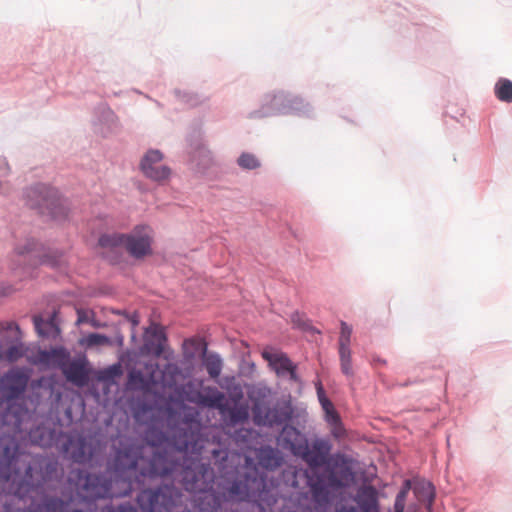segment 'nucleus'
I'll list each match as a JSON object with an SVG mask.
<instances>
[{
  "instance_id": "f257e3e1",
  "label": "nucleus",
  "mask_w": 512,
  "mask_h": 512,
  "mask_svg": "<svg viewBox=\"0 0 512 512\" xmlns=\"http://www.w3.org/2000/svg\"><path fill=\"white\" fill-rule=\"evenodd\" d=\"M23 198L26 207L45 223L62 226L73 219L75 205L72 198L49 182L30 184L24 188Z\"/></svg>"
},
{
  "instance_id": "f03ea898",
  "label": "nucleus",
  "mask_w": 512,
  "mask_h": 512,
  "mask_svg": "<svg viewBox=\"0 0 512 512\" xmlns=\"http://www.w3.org/2000/svg\"><path fill=\"white\" fill-rule=\"evenodd\" d=\"M313 107L302 97L290 92L278 91L273 95H266L258 109L247 114L249 119H262L276 115H296L299 117H313Z\"/></svg>"
},
{
  "instance_id": "7ed1b4c3",
  "label": "nucleus",
  "mask_w": 512,
  "mask_h": 512,
  "mask_svg": "<svg viewBox=\"0 0 512 512\" xmlns=\"http://www.w3.org/2000/svg\"><path fill=\"white\" fill-rule=\"evenodd\" d=\"M155 232L151 225L135 224L124 236V250L134 262H143L155 255Z\"/></svg>"
},
{
  "instance_id": "20e7f679",
  "label": "nucleus",
  "mask_w": 512,
  "mask_h": 512,
  "mask_svg": "<svg viewBox=\"0 0 512 512\" xmlns=\"http://www.w3.org/2000/svg\"><path fill=\"white\" fill-rule=\"evenodd\" d=\"M152 327L144 329V345L145 354L151 358H163L167 360V368L173 373H178L180 367L177 362H173L175 352L168 344V335L164 326L153 323Z\"/></svg>"
},
{
  "instance_id": "39448f33",
  "label": "nucleus",
  "mask_w": 512,
  "mask_h": 512,
  "mask_svg": "<svg viewBox=\"0 0 512 512\" xmlns=\"http://www.w3.org/2000/svg\"><path fill=\"white\" fill-rule=\"evenodd\" d=\"M261 357L267 362L268 368L275 373L278 378L285 379L290 383L303 386L304 382L298 372V363L294 362L290 356L272 345L266 346L261 351Z\"/></svg>"
},
{
  "instance_id": "423d86ee",
  "label": "nucleus",
  "mask_w": 512,
  "mask_h": 512,
  "mask_svg": "<svg viewBox=\"0 0 512 512\" xmlns=\"http://www.w3.org/2000/svg\"><path fill=\"white\" fill-rule=\"evenodd\" d=\"M124 236L125 232L120 231L101 232L98 235L95 248L106 250L99 256L112 267L128 264L124 252L121 250V248L124 249Z\"/></svg>"
},
{
  "instance_id": "0eeeda50",
  "label": "nucleus",
  "mask_w": 512,
  "mask_h": 512,
  "mask_svg": "<svg viewBox=\"0 0 512 512\" xmlns=\"http://www.w3.org/2000/svg\"><path fill=\"white\" fill-rule=\"evenodd\" d=\"M7 331L14 332V336L3 335L0 338V358L17 361L25 356L27 348L22 341L23 332L16 322H11L6 327Z\"/></svg>"
},
{
  "instance_id": "6e6552de",
  "label": "nucleus",
  "mask_w": 512,
  "mask_h": 512,
  "mask_svg": "<svg viewBox=\"0 0 512 512\" xmlns=\"http://www.w3.org/2000/svg\"><path fill=\"white\" fill-rule=\"evenodd\" d=\"M204 347H207L204 339L188 337L183 340L181 350L184 376H192L193 373L198 371Z\"/></svg>"
},
{
  "instance_id": "1a4fd4ad",
  "label": "nucleus",
  "mask_w": 512,
  "mask_h": 512,
  "mask_svg": "<svg viewBox=\"0 0 512 512\" xmlns=\"http://www.w3.org/2000/svg\"><path fill=\"white\" fill-rule=\"evenodd\" d=\"M352 332H353L352 325L348 324L344 320H341L340 321V335L338 338V354H339L341 372L345 376H352L354 374L353 368H352V351L350 348Z\"/></svg>"
},
{
  "instance_id": "9d476101",
  "label": "nucleus",
  "mask_w": 512,
  "mask_h": 512,
  "mask_svg": "<svg viewBox=\"0 0 512 512\" xmlns=\"http://www.w3.org/2000/svg\"><path fill=\"white\" fill-rule=\"evenodd\" d=\"M125 337L123 333L119 330H115V335L110 336L101 332H81V337L78 340L80 346L85 348H93L100 346H117L122 348L124 346Z\"/></svg>"
},
{
  "instance_id": "9b49d317",
  "label": "nucleus",
  "mask_w": 512,
  "mask_h": 512,
  "mask_svg": "<svg viewBox=\"0 0 512 512\" xmlns=\"http://www.w3.org/2000/svg\"><path fill=\"white\" fill-rule=\"evenodd\" d=\"M270 415L281 426L292 424L297 418V410L291 396L278 398L270 410Z\"/></svg>"
},
{
  "instance_id": "f8f14e48",
  "label": "nucleus",
  "mask_w": 512,
  "mask_h": 512,
  "mask_svg": "<svg viewBox=\"0 0 512 512\" xmlns=\"http://www.w3.org/2000/svg\"><path fill=\"white\" fill-rule=\"evenodd\" d=\"M66 251L63 248L51 247L46 244V248L40 254H35L33 258L37 260L36 264L31 265L32 268L38 266H46L53 270H58L67 266L65 260Z\"/></svg>"
},
{
  "instance_id": "ddd939ff",
  "label": "nucleus",
  "mask_w": 512,
  "mask_h": 512,
  "mask_svg": "<svg viewBox=\"0 0 512 512\" xmlns=\"http://www.w3.org/2000/svg\"><path fill=\"white\" fill-rule=\"evenodd\" d=\"M188 156L190 168L199 176H207L209 170L215 165L213 153L208 146L189 152Z\"/></svg>"
},
{
  "instance_id": "4468645a",
  "label": "nucleus",
  "mask_w": 512,
  "mask_h": 512,
  "mask_svg": "<svg viewBox=\"0 0 512 512\" xmlns=\"http://www.w3.org/2000/svg\"><path fill=\"white\" fill-rule=\"evenodd\" d=\"M34 330L40 339L57 340L61 338L62 329L54 316L33 318Z\"/></svg>"
},
{
  "instance_id": "2eb2a0df",
  "label": "nucleus",
  "mask_w": 512,
  "mask_h": 512,
  "mask_svg": "<svg viewBox=\"0 0 512 512\" xmlns=\"http://www.w3.org/2000/svg\"><path fill=\"white\" fill-rule=\"evenodd\" d=\"M205 368L209 377L217 379L220 377L223 369V358L221 355L213 350H209L208 347H204V353L201 357V364L198 370Z\"/></svg>"
},
{
  "instance_id": "dca6fc26",
  "label": "nucleus",
  "mask_w": 512,
  "mask_h": 512,
  "mask_svg": "<svg viewBox=\"0 0 512 512\" xmlns=\"http://www.w3.org/2000/svg\"><path fill=\"white\" fill-rule=\"evenodd\" d=\"M185 143L188 149V153L207 147L205 132L201 123L193 122L189 125L185 135Z\"/></svg>"
},
{
  "instance_id": "f3484780",
  "label": "nucleus",
  "mask_w": 512,
  "mask_h": 512,
  "mask_svg": "<svg viewBox=\"0 0 512 512\" xmlns=\"http://www.w3.org/2000/svg\"><path fill=\"white\" fill-rule=\"evenodd\" d=\"M141 174L148 180L157 183L158 185H165L168 183L173 175L172 168L167 164L153 166L141 172Z\"/></svg>"
},
{
  "instance_id": "a211bd4d",
  "label": "nucleus",
  "mask_w": 512,
  "mask_h": 512,
  "mask_svg": "<svg viewBox=\"0 0 512 512\" xmlns=\"http://www.w3.org/2000/svg\"><path fill=\"white\" fill-rule=\"evenodd\" d=\"M94 117L97 122L112 129L117 122V115L106 102L97 104L94 108Z\"/></svg>"
},
{
  "instance_id": "6ab92c4d",
  "label": "nucleus",
  "mask_w": 512,
  "mask_h": 512,
  "mask_svg": "<svg viewBox=\"0 0 512 512\" xmlns=\"http://www.w3.org/2000/svg\"><path fill=\"white\" fill-rule=\"evenodd\" d=\"M290 321L294 329L313 335L321 333V331L312 324L311 320L306 318L305 314L299 310H294L291 313Z\"/></svg>"
},
{
  "instance_id": "aec40b11",
  "label": "nucleus",
  "mask_w": 512,
  "mask_h": 512,
  "mask_svg": "<svg viewBox=\"0 0 512 512\" xmlns=\"http://www.w3.org/2000/svg\"><path fill=\"white\" fill-rule=\"evenodd\" d=\"M165 158L164 153L158 148H149L145 151V153L141 156L139 161V171L142 172L151 168L153 166H157L160 162H162Z\"/></svg>"
},
{
  "instance_id": "412c9836",
  "label": "nucleus",
  "mask_w": 512,
  "mask_h": 512,
  "mask_svg": "<svg viewBox=\"0 0 512 512\" xmlns=\"http://www.w3.org/2000/svg\"><path fill=\"white\" fill-rule=\"evenodd\" d=\"M413 492L421 495L428 502H432L436 497L435 485L424 478L413 479Z\"/></svg>"
},
{
  "instance_id": "4be33fe9",
  "label": "nucleus",
  "mask_w": 512,
  "mask_h": 512,
  "mask_svg": "<svg viewBox=\"0 0 512 512\" xmlns=\"http://www.w3.org/2000/svg\"><path fill=\"white\" fill-rule=\"evenodd\" d=\"M175 97L190 108H195L208 100V97L194 91L174 89Z\"/></svg>"
},
{
  "instance_id": "5701e85b",
  "label": "nucleus",
  "mask_w": 512,
  "mask_h": 512,
  "mask_svg": "<svg viewBox=\"0 0 512 512\" xmlns=\"http://www.w3.org/2000/svg\"><path fill=\"white\" fill-rule=\"evenodd\" d=\"M495 97L503 103H512V80L500 77L494 85Z\"/></svg>"
},
{
  "instance_id": "b1692460",
  "label": "nucleus",
  "mask_w": 512,
  "mask_h": 512,
  "mask_svg": "<svg viewBox=\"0 0 512 512\" xmlns=\"http://www.w3.org/2000/svg\"><path fill=\"white\" fill-rule=\"evenodd\" d=\"M46 248V244L39 241L38 239L34 237H30L26 239L23 245L18 246L15 249V252L20 257H25L27 255H30L32 253H42V251Z\"/></svg>"
},
{
  "instance_id": "393cba45",
  "label": "nucleus",
  "mask_w": 512,
  "mask_h": 512,
  "mask_svg": "<svg viewBox=\"0 0 512 512\" xmlns=\"http://www.w3.org/2000/svg\"><path fill=\"white\" fill-rule=\"evenodd\" d=\"M237 165L244 171H252L261 167L260 159L251 152H242L236 160Z\"/></svg>"
},
{
  "instance_id": "a878e982",
  "label": "nucleus",
  "mask_w": 512,
  "mask_h": 512,
  "mask_svg": "<svg viewBox=\"0 0 512 512\" xmlns=\"http://www.w3.org/2000/svg\"><path fill=\"white\" fill-rule=\"evenodd\" d=\"M315 389H316L317 399H318V402L320 404V407H321L323 413H328L329 410L333 409L334 405H333L332 401L328 398L326 391L324 389V386L320 380H317L315 382Z\"/></svg>"
},
{
  "instance_id": "bb28decb",
  "label": "nucleus",
  "mask_w": 512,
  "mask_h": 512,
  "mask_svg": "<svg viewBox=\"0 0 512 512\" xmlns=\"http://www.w3.org/2000/svg\"><path fill=\"white\" fill-rule=\"evenodd\" d=\"M51 358L57 363H65L70 360L69 349L63 344L51 345Z\"/></svg>"
},
{
  "instance_id": "cd10ccee",
  "label": "nucleus",
  "mask_w": 512,
  "mask_h": 512,
  "mask_svg": "<svg viewBox=\"0 0 512 512\" xmlns=\"http://www.w3.org/2000/svg\"><path fill=\"white\" fill-rule=\"evenodd\" d=\"M76 324H90L94 328H102L105 326V323H102L101 321L95 318V314L93 311H91V314L89 315L83 310L77 311Z\"/></svg>"
},
{
  "instance_id": "c85d7f7f",
  "label": "nucleus",
  "mask_w": 512,
  "mask_h": 512,
  "mask_svg": "<svg viewBox=\"0 0 512 512\" xmlns=\"http://www.w3.org/2000/svg\"><path fill=\"white\" fill-rule=\"evenodd\" d=\"M123 318L125 322L130 324L131 328H137L141 322L140 314L137 311L123 310Z\"/></svg>"
},
{
  "instance_id": "c756f323",
  "label": "nucleus",
  "mask_w": 512,
  "mask_h": 512,
  "mask_svg": "<svg viewBox=\"0 0 512 512\" xmlns=\"http://www.w3.org/2000/svg\"><path fill=\"white\" fill-rule=\"evenodd\" d=\"M411 490H413V479L406 478L402 481L396 496L403 499L405 498L407 501L408 494Z\"/></svg>"
},
{
  "instance_id": "7c9ffc66",
  "label": "nucleus",
  "mask_w": 512,
  "mask_h": 512,
  "mask_svg": "<svg viewBox=\"0 0 512 512\" xmlns=\"http://www.w3.org/2000/svg\"><path fill=\"white\" fill-rule=\"evenodd\" d=\"M219 385L227 390H232L234 387H239L233 376L225 375L218 381Z\"/></svg>"
},
{
  "instance_id": "2f4dec72",
  "label": "nucleus",
  "mask_w": 512,
  "mask_h": 512,
  "mask_svg": "<svg viewBox=\"0 0 512 512\" xmlns=\"http://www.w3.org/2000/svg\"><path fill=\"white\" fill-rule=\"evenodd\" d=\"M240 373L244 375H249L253 373L256 369V365L254 362H247L245 359H242L239 364Z\"/></svg>"
},
{
  "instance_id": "473e14b6",
  "label": "nucleus",
  "mask_w": 512,
  "mask_h": 512,
  "mask_svg": "<svg viewBox=\"0 0 512 512\" xmlns=\"http://www.w3.org/2000/svg\"><path fill=\"white\" fill-rule=\"evenodd\" d=\"M324 415V420L328 423V424H335L337 421H339V416L335 410V407L333 406V409L332 410H329L328 413H323Z\"/></svg>"
},
{
  "instance_id": "72a5a7b5",
  "label": "nucleus",
  "mask_w": 512,
  "mask_h": 512,
  "mask_svg": "<svg viewBox=\"0 0 512 512\" xmlns=\"http://www.w3.org/2000/svg\"><path fill=\"white\" fill-rule=\"evenodd\" d=\"M405 506H406V500L405 498H399L397 496H395V500H394V511L395 512H404L405 510Z\"/></svg>"
},
{
  "instance_id": "f704fd0d",
  "label": "nucleus",
  "mask_w": 512,
  "mask_h": 512,
  "mask_svg": "<svg viewBox=\"0 0 512 512\" xmlns=\"http://www.w3.org/2000/svg\"><path fill=\"white\" fill-rule=\"evenodd\" d=\"M370 363L372 366H385L387 364L386 359L382 358L381 356L377 354H373L371 356Z\"/></svg>"
},
{
  "instance_id": "c9c22d12",
  "label": "nucleus",
  "mask_w": 512,
  "mask_h": 512,
  "mask_svg": "<svg viewBox=\"0 0 512 512\" xmlns=\"http://www.w3.org/2000/svg\"><path fill=\"white\" fill-rule=\"evenodd\" d=\"M131 342H137V328H131Z\"/></svg>"
},
{
  "instance_id": "e433bc0d",
  "label": "nucleus",
  "mask_w": 512,
  "mask_h": 512,
  "mask_svg": "<svg viewBox=\"0 0 512 512\" xmlns=\"http://www.w3.org/2000/svg\"><path fill=\"white\" fill-rule=\"evenodd\" d=\"M344 460L345 462L349 463V464H352V463H355L356 461L352 458V456L350 455H344Z\"/></svg>"
},
{
  "instance_id": "4c0bfd02",
  "label": "nucleus",
  "mask_w": 512,
  "mask_h": 512,
  "mask_svg": "<svg viewBox=\"0 0 512 512\" xmlns=\"http://www.w3.org/2000/svg\"><path fill=\"white\" fill-rule=\"evenodd\" d=\"M123 310L124 309H115L113 310V313L123 317Z\"/></svg>"
},
{
  "instance_id": "58836bf2",
  "label": "nucleus",
  "mask_w": 512,
  "mask_h": 512,
  "mask_svg": "<svg viewBox=\"0 0 512 512\" xmlns=\"http://www.w3.org/2000/svg\"><path fill=\"white\" fill-rule=\"evenodd\" d=\"M7 296L6 288L2 287L0 288V297Z\"/></svg>"
},
{
  "instance_id": "ea45409f",
  "label": "nucleus",
  "mask_w": 512,
  "mask_h": 512,
  "mask_svg": "<svg viewBox=\"0 0 512 512\" xmlns=\"http://www.w3.org/2000/svg\"><path fill=\"white\" fill-rule=\"evenodd\" d=\"M464 114H465V111H464L463 109H461V111H459V112H458V115H459L460 117H463V116H464Z\"/></svg>"
},
{
  "instance_id": "a19ab883",
  "label": "nucleus",
  "mask_w": 512,
  "mask_h": 512,
  "mask_svg": "<svg viewBox=\"0 0 512 512\" xmlns=\"http://www.w3.org/2000/svg\"><path fill=\"white\" fill-rule=\"evenodd\" d=\"M451 118H453V119L458 121V116L457 115H451Z\"/></svg>"
}]
</instances>
